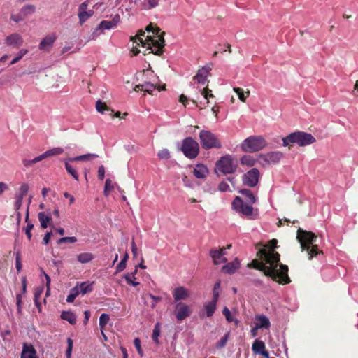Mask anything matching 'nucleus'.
Segmentation results:
<instances>
[{
	"label": "nucleus",
	"mask_w": 358,
	"mask_h": 358,
	"mask_svg": "<svg viewBox=\"0 0 358 358\" xmlns=\"http://www.w3.org/2000/svg\"><path fill=\"white\" fill-rule=\"evenodd\" d=\"M257 256L262 262L254 259L248 265V267L263 271L265 275L271 277L280 284L290 282L287 274L288 266L279 263L280 255L278 252H266V249L263 248L258 251Z\"/></svg>",
	"instance_id": "obj_1"
},
{
	"label": "nucleus",
	"mask_w": 358,
	"mask_h": 358,
	"mask_svg": "<svg viewBox=\"0 0 358 358\" xmlns=\"http://www.w3.org/2000/svg\"><path fill=\"white\" fill-rule=\"evenodd\" d=\"M146 31L149 33L152 32V35H148L144 40L142 36H144L145 32L140 30L136 36L131 38L133 45L134 43L137 45H141L142 47H146L147 50H151L152 53L161 55L164 45V33H161L159 28H154L151 24L147 26Z\"/></svg>",
	"instance_id": "obj_2"
},
{
	"label": "nucleus",
	"mask_w": 358,
	"mask_h": 358,
	"mask_svg": "<svg viewBox=\"0 0 358 358\" xmlns=\"http://www.w3.org/2000/svg\"><path fill=\"white\" fill-rule=\"evenodd\" d=\"M313 141V137L310 134L303 131H295L282 138V145L289 147L296 144L299 146L303 147L311 144Z\"/></svg>",
	"instance_id": "obj_3"
},
{
	"label": "nucleus",
	"mask_w": 358,
	"mask_h": 358,
	"mask_svg": "<svg viewBox=\"0 0 358 358\" xmlns=\"http://www.w3.org/2000/svg\"><path fill=\"white\" fill-rule=\"evenodd\" d=\"M252 203L244 202L239 196H236L232 202L233 208L238 213L249 220H255L258 216V209L252 206Z\"/></svg>",
	"instance_id": "obj_4"
},
{
	"label": "nucleus",
	"mask_w": 358,
	"mask_h": 358,
	"mask_svg": "<svg viewBox=\"0 0 358 358\" xmlns=\"http://www.w3.org/2000/svg\"><path fill=\"white\" fill-rule=\"evenodd\" d=\"M267 143L262 136H251L241 143V148L245 152H255L264 148Z\"/></svg>",
	"instance_id": "obj_5"
},
{
	"label": "nucleus",
	"mask_w": 358,
	"mask_h": 358,
	"mask_svg": "<svg viewBox=\"0 0 358 358\" xmlns=\"http://www.w3.org/2000/svg\"><path fill=\"white\" fill-rule=\"evenodd\" d=\"M296 238L300 243L301 250H306L309 259H311L313 253V234L299 228L297 231Z\"/></svg>",
	"instance_id": "obj_6"
},
{
	"label": "nucleus",
	"mask_w": 358,
	"mask_h": 358,
	"mask_svg": "<svg viewBox=\"0 0 358 358\" xmlns=\"http://www.w3.org/2000/svg\"><path fill=\"white\" fill-rule=\"evenodd\" d=\"M199 140L202 148L205 150L220 148L222 143L215 134L209 130H202L199 133Z\"/></svg>",
	"instance_id": "obj_7"
},
{
	"label": "nucleus",
	"mask_w": 358,
	"mask_h": 358,
	"mask_svg": "<svg viewBox=\"0 0 358 358\" xmlns=\"http://www.w3.org/2000/svg\"><path fill=\"white\" fill-rule=\"evenodd\" d=\"M181 150L187 158L194 159L199 153V145L192 137H187L182 142Z\"/></svg>",
	"instance_id": "obj_8"
},
{
	"label": "nucleus",
	"mask_w": 358,
	"mask_h": 358,
	"mask_svg": "<svg viewBox=\"0 0 358 358\" xmlns=\"http://www.w3.org/2000/svg\"><path fill=\"white\" fill-rule=\"evenodd\" d=\"M237 168V162L230 155L221 157L216 162V169L224 174L233 173Z\"/></svg>",
	"instance_id": "obj_9"
},
{
	"label": "nucleus",
	"mask_w": 358,
	"mask_h": 358,
	"mask_svg": "<svg viewBox=\"0 0 358 358\" xmlns=\"http://www.w3.org/2000/svg\"><path fill=\"white\" fill-rule=\"evenodd\" d=\"M259 178V171L257 168H252L243 176V182L245 185L255 187Z\"/></svg>",
	"instance_id": "obj_10"
},
{
	"label": "nucleus",
	"mask_w": 358,
	"mask_h": 358,
	"mask_svg": "<svg viewBox=\"0 0 358 358\" xmlns=\"http://www.w3.org/2000/svg\"><path fill=\"white\" fill-rule=\"evenodd\" d=\"M90 0H87L83 2L78 7V16L79 19V23L80 24H84L87 22L90 17H92L94 11L92 9L88 10Z\"/></svg>",
	"instance_id": "obj_11"
},
{
	"label": "nucleus",
	"mask_w": 358,
	"mask_h": 358,
	"mask_svg": "<svg viewBox=\"0 0 358 358\" xmlns=\"http://www.w3.org/2000/svg\"><path fill=\"white\" fill-rule=\"evenodd\" d=\"M212 64H207L201 68L200 69H199L198 72L194 76L193 79L196 80V83L199 84L205 85L206 83H208L207 78L210 76Z\"/></svg>",
	"instance_id": "obj_12"
},
{
	"label": "nucleus",
	"mask_w": 358,
	"mask_h": 358,
	"mask_svg": "<svg viewBox=\"0 0 358 358\" xmlns=\"http://www.w3.org/2000/svg\"><path fill=\"white\" fill-rule=\"evenodd\" d=\"M176 312V317L178 320L182 321L189 317L192 314L190 307L183 303H177Z\"/></svg>",
	"instance_id": "obj_13"
},
{
	"label": "nucleus",
	"mask_w": 358,
	"mask_h": 358,
	"mask_svg": "<svg viewBox=\"0 0 358 358\" xmlns=\"http://www.w3.org/2000/svg\"><path fill=\"white\" fill-rule=\"evenodd\" d=\"M252 350L254 354L259 355L264 358H270L268 352L266 350L264 342L259 339H255L252 345Z\"/></svg>",
	"instance_id": "obj_14"
},
{
	"label": "nucleus",
	"mask_w": 358,
	"mask_h": 358,
	"mask_svg": "<svg viewBox=\"0 0 358 358\" xmlns=\"http://www.w3.org/2000/svg\"><path fill=\"white\" fill-rule=\"evenodd\" d=\"M56 35L55 34H50L46 36L41 41L38 48L40 50L43 52H49L56 40Z\"/></svg>",
	"instance_id": "obj_15"
},
{
	"label": "nucleus",
	"mask_w": 358,
	"mask_h": 358,
	"mask_svg": "<svg viewBox=\"0 0 358 358\" xmlns=\"http://www.w3.org/2000/svg\"><path fill=\"white\" fill-rule=\"evenodd\" d=\"M24 41L21 35L19 34H12L8 36L5 39V43L8 46L18 48L20 47Z\"/></svg>",
	"instance_id": "obj_16"
},
{
	"label": "nucleus",
	"mask_w": 358,
	"mask_h": 358,
	"mask_svg": "<svg viewBox=\"0 0 358 358\" xmlns=\"http://www.w3.org/2000/svg\"><path fill=\"white\" fill-rule=\"evenodd\" d=\"M173 296L175 301L185 300L190 296L189 291L185 287H178L174 289Z\"/></svg>",
	"instance_id": "obj_17"
},
{
	"label": "nucleus",
	"mask_w": 358,
	"mask_h": 358,
	"mask_svg": "<svg viewBox=\"0 0 358 358\" xmlns=\"http://www.w3.org/2000/svg\"><path fill=\"white\" fill-rule=\"evenodd\" d=\"M283 155L280 151H274L268 152L264 155H262L261 158L267 163H278L282 157Z\"/></svg>",
	"instance_id": "obj_18"
},
{
	"label": "nucleus",
	"mask_w": 358,
	"mask_h": 358,
	"mask_svg": "<svg viewBox=\"0 0 358 358\" xmlns=\"http://www.w3.org/2000/svg\"><path fill=\"white\" fill-rule=\"evenodd\" d=\"M210 256L214 264L218 265L227 262V259L223 257V253L217 248H213L210 250Z\"/></svg>",
	"instance_id": "obj_19"
},
{
	"label": "nucleus",
	"mask_w": 358,
	"mask_h": 358,
	"mask_svg": "<svg viewBox=\"0 0 358 358\" xmlns=\"http://www.w3.org/2000/svg\"><path fill=\"white\" fill-rule=\"evenodd\" d=\"M255 324L259 329H269L271 322L269 319L264 315H257L255 318Z\"/></svg>",
	"instance_id": "obj_20"
},
{
	"label": "nucleus",
	"mask_w": 358,
	"mask_h": 358,
	"mask_svg": "<svg viewBox=\"0 0 358 358\" xmlns=\"http://www.w3.org/2000/svg\"><path fill=\"white\" fill-rule=\"evenodd\" d=\"M240 267V262L236 258L233 262L228 263L222 268V271L227 274L234 273Z\"/></svg>",
	"instance_id": "obj_21"
},
{
	"label": "nucleus",
	"mask_w": 358,
	"mask_h": 358,
	"mask_svg": "<svg viewBox=\"0 0 358 358\" xmlns=\"http://www.w3.org/2000/svg\"><path fill=\"white\" fill-rule=\"evenodd\" d=\"M36 352L31 345L24 344L21 358H37Z\"/></svg>",
	"instance_id": "obj_22"
},
{
	"label": "nucleus",
	"mask_w": 358,
	"mask_h": 358,
	"mask_svg": "<svg viewBox=\"0 0 358 358\" xmlns=\"http://www.w3.org/2000/svg\"><path fill=\"white\" fill-rule=\"evenodd\" d=\"M38 219L42 229H46L52 221L50 215L46 214L45 212H39L38 213Z\"/></svg>",
	"instance_id": "obj_23"
},
{
	"label": "nucleus",
	"mask_w": 358,
	"mask_h": 358,
	"mask_svg": "<svg viewBox=\"0 0 358 358\" xmlns=\"http://www.w3.org/2000/svg\"><path fill=\"white\" fill-rule=\"evenodd\" d=\"M194 176L197 178H204L208 173L207 167L203 164H197L193 171Z\"/></svg>",
	"instance_id": "obj_24"
},
{
	"label": "nucleus",
	"mask_w": 358,
	"mask_h": 358,
	"mask_svg": "<svg viewBox=\"0 0 358 358\" xmlns=\"http://www.w3.org/2000/svg\"><path fill=\"white\" fill-rule=\"evenodd\" d=\"M93 285L94 282L88 281L78 284V290H80V294H85L91 292L93 290Z\"/></svg>",
	"instance_id": "obj_25"
},
{
	"label": "nucleus",
	"mask_w": 358,
	"mask_h": 358,
	"mask_svg": "<svg viewBox=\"0 0 358 358\" xmlns=\"http://www.w3.org/2000/svg\"><path fill=\"white\" fill-rule=\"evenodd\" d=\"M99 156L96 154H86L75 157H71L67 159L69 162H77V161H90L94 158H96Z\"/></svg>",
	"instance_id": "obj_26"
},
{
	"label": "nucleus",
	"mask_w": 358,
	"mask_h": 358,
	"mask_svg": "<svg viewBox=\"0 0 358 358\" xmlns=\"http://www.w3.org/2000/svg\"><path fill=\"white\" fill-rule=\"evenodd\" d=\"M199 92L204 98V101H201L200 104L205 107L209 103L208 99L213 97L214 96L211 93V90L207 87L203 90H199Z\"/></svg>",
	"instance_id": "obj_27"
},
{
	"label": "nucleus",
	"mask_w": 358,
	"mask_h": 358,
	"mask_svg": "<svg viewBox=\"0 0 358 358\" xmlns=\"http://www.w3.org/2000/svg\"><path fill=\"white\" fill-rule=\"evenodd\" d=\"M256 163V159L250 155H243L241 158V164L248 167L253 166Z\"/></svg>",
	"instance_id": "obj_28"
},
{
	"label": "nucleus",
	"mask_w": 358,
	"mask_h": 358,
	"mask_svg": "<svg viewBox=\"0 0 358 358\" xmlns=\"http://www.w3.org/2000/svg\"><path fill=\"white\" fill-rule=\"evenodd\" d=\"M217 301L215 299H212L209 303L205 305L204 308L206 310V315L208 317H211L215 309Z\"/></svg>",
	"instance_id": "obj_29"
},
{
	"label": "nucleus",
	"mask_w": 358,
	"mask_h": 358,
	"mask_svg": "<svg viewBox=\"0 0 358 358\" xmlns=\"http://www.w3.org/2000/svg\"><path fill=\"white\" fill-rule=\"evenodd\" d=\"M78 260L82 264H86L91 262L94 259L93 254L90 252L80 253L77 256Z\"/></svg>",
	"instance_id": "obj_30"
},
{
	"label": "nucleus",
	"mask_w": 358,
	"mask_h": 358,
	"mask_svg": "<svg viewBox=\"0 0 358 358\" xmlns=\"http://www.w3.org/2000/svg\"><path fill=\"white\" fill-rule=\"evenodd\" d=\"M61 317L68 321L71 324H75L76 322V316L71 312L64 311L62 313Z\"/></svg>",
	"instance_id": "obj_31"
},
{
	"label": "nucleus",
	"mask_w": 358,
	"mask_h": 358,
	"mask_svg": "<svg viewBox=\"0 0 358 358\" xmlns=\"http://www.w3.org/2000/svg\"><path fill=\"white\" fill-rule=\"evenodd\" d=\"M239 192L245 196L250 203H256L257 199L250 189H243Z\"/></svg>",
	"instance_id": "obj_32"
},
{
	"label": "nucleus",
	"mask_w": 358,
	"mask_h": 358,
	"mask_svg": "<svg viewBox=\"0 0 358 358\" xmlns=\"http://www.w3.org/2000/svg\"><path fill=\"white\" fill-rule=\"evenodd\" d=\"M137 272V268H136L135 271L131 273H127L124 275V279L126 280L127 282L134 287L137 286L139 285L138 282L135 281L136 279L135 275Z\"/></svg>",
	"instance_id": "obj_33"
},
{
	"label": "nucleus",
	"mask_w": 358,
	"mask_h": 358,
	"mask_svg": "<svg viewBox=\"0 0 358 358\" xmlns=\"http://www.w3.org/2000/svg\"><path fill=\"white\" fill-rule=\"evenodd\" d=\"M25 222L27 223V226L24 229V232L28 238V239L30 241L31 239V231L34 228V224L32 223H31L29 220V212L28 210L27 211V213H26V217H25Z\"/></svg>",
	"instance_id": "obj_34"
},
{
	"label": "nucleus",
	"mask_w": 358,
	"mask_h": 358,
	"mask_svg": "<svg viewBox=\"0 0 358 358\" xmlns=\"http://www.w3.org/2000/svg\"><path fill=\"white\" fill-rule=\"evenodd\" d=\"M80 294V290H78V284L73 287L70 290L69 294L67 296L66 301L68 303H72L75 299Z\"/></svg>",
	"instance_id": "obj_35"
},
{
	"label": "nucleus",
	"mask_w": 358,
	"mask_h": 358,
	"mask_svg": "<svg viewBox=\"0 0 358 358\" xmlns=\"http://www.w3.org/2000/svg\"><path fill=\"white\" fill-rule=\"evenodd\" d=\"M36 10V7L31 4L25 5L21 9V15H24V17H27L29 15L33 14Z\"/></svg>",
	"instance_id": "obj_36"
},
{
	"label": "nucleus",
	"mask_w": 358,
	"mask_h": 358,
	"mask_svg": "<svg viewBox=\"0 0 358 358\" xmlns=\"http://www.w3.org/2000/svg\"><path fill=\"white\" fill-rule=\"evenodd\" d=\"M315 258H317L320 262V265L322 266L325 261V256L322 250L318 249L317 245L315 244Z\"/></svg>",
	"instance_id": "obj_37"
},
{
	"label": "nucleus",
	"mask_w": 358,
	"mask_h": 358,
	"mask_svg": "<svg viewBox=\"0 0 358 358\" xmlns=\"http://www.w3.org/2000/svg\"><path fill=\"white\" fill-rule=\"evenodd\" d=\"M116 184L113 183L110 179H107L105 182L103 194L106 196L110 194V192L115 188Z\"/></svg>",
	"instance_id": "obj_38"
},
{
	"label": "nucleus",
	"mask_w": 358,
	"mask_h": 358,
	"mask_svg": "<svg viewBox=\"0 0 358 358\" xmlns=\"http://www.w3.org/2000/svg\"><path fill=\"white\" fill-rule=\"evenodd\" d=\"M46 157H52L55 155H59L64 152V149L60 147L54 148L45 152Z\"/></svg>",
	"instance_id": "obj_39"
},
{
	"label": "nucleus",
	"mask_w": 358,
	"mask_h": 358,
	"mask_svg": "<svg viewBox=\"0 0 358 358\" xmlns=\"http://www.w3.org/2000/svg\"><path fill=\"white\" fill-rule=\"evenodd\" d=\"M28 53L27 49H21L19 50L16 56L11 60L10 64L13 65L18 62L25 55Z\"/></svg>",
	"instance_id": "obj_40"
},
{
	"label": "nucleus",
	"mask_w": 358,
	"mask_h": 358,
	"mask_svg": "<svg viewBox=\"0 0 358 358\" xmlns=\"http://www.w3.org/2000/svg\"><path fill=\"white\" fill-rule=\"evenodd\" d=\"M129 258L128 254L126 252L124 255V257L120 261V262L116 266V273H119L123 271L126 268L127 261Z\"/></svg>",
	"instance_id": "obj_41"
},
{
	"label": "nucleus",
	"mask_w": 358,
	"mask_h": 358,
	"mask_svg": "<svg viewBox=\"0 0 358 358\" xmlns=\"http://www.w3.org/2000/svg\"><path fill=\"white\" fill-rule=\"evenodd\" d=\"M29 189V187L28 184L22 183L19 189L17 194H16V196L23 199L24 196L27 194Z\"/></svg>",
	"instance_id": "obj_42"
},
{
	"label": "nucleus",
	"mask_w": 358,
	"mask_h": 358,
	"mask_svg": "<svg viewBox=\"0 0 358 358\" xmlns=\"http://www.w3.org/2000/svg\"><path fill=\"white\" fill-rule=\"evenodd\" d=\"M65 167L66 171L70 175H71L75 180H78V173H77L76 170L71 164H69L68 162H65Z\"/></svg>",
	"instance_id": "obj_43"
},
{
	"label": "nucleus",
	"mask_w": 358,
	"mask_h": 358,
	"mask_svg": "<svg viewBox=\"0 0 358 358\" xmlns=\"http://www.w3.org/2000/svg\"><path fill=\"white\" fill-rule=\"evenodd\" d=\"M234 91L237 94L238 99L243 101L245 102L246 98L249 96V91L246 92V95H245V93L243 90V89L240 87H234Z\"/></svg>",
	"instance_id": "obj_44"
},
{
	"label": "nucleus",
	"mask_w": 358,
	"mask_h": 358,
	"mask_svg": "<svg viewBox=\"0 0 358 358\" xmlns=\"http://www.w3.org/2000/svg\"><path fill=\"white\" fill-rule=\"evenodd\" d=\"M113 28H115V26H113L111 21L103 20L99 24V29H101V31L109 30V29H111Z\"/></svg>",
	"instance_id": "obj_45"
},
{
	"label": "nucleus",
	"mask_w": 358,
	"mask_h": 358,
	"mask_svg": "<svg viewBox=\"0 0 358 358\" xmlns=\"http://www.w3.org/2000/svg\"><path fill=\"white\" fill-rule=\"evenodd\" d=\"M160 332H161V329H160V324L159 323H157L155 326V328L153 329V332H152V339L153 341L156 343H159V340H158V338L160 335Z\"/></svg>",
	"instance_id": "obj_46"
},
{
	"label": "nucleus",
	"mask_w": 358,
	"mask_h": 358,
	"mask_svg": "<svg viewBox=\"0 0 358 358\" xmlns=\"http://www.w3.org/2000/svg\"><path fill=\"white\" fill-rule=\"evenodd\" d=\"M159 1V0H148L147 2L143 3V8L145 10L154 8L158 5Z\"/></svg>",
	"instance_id": "obj_47"
},
{
	"label": "nucleus",
	"mask_w": 358,
	"mask_h": 358,
	"mask_svg": "<svg viewBox=\"0 0 358 358\" xmlns=\"http://www.w3.org/2000/svg\"><path fill=\"white\" fill-rule=\"evenodd\" d=\"M110 317L108 314L103 313L99 317V326L103 329L109 322Z\"/></svg>",
	"instance_id": "obj_48"
},
{
	"label": "nucleus",
	"mask_w": 358,
	"mask_h": 358,
	"mask_svg": "<svg viewBox=\"0 0 358 358\" xmlns=\"http://www.w3.org/2000/svg\"><path fill=\"white\" fill-rule=\"evenodd\" d=\"M221 282L218 280L214 285L213 290V299L218 301L219 295H220V289Z\"/></svg>",
	"instance_id": "obj_49"
},
{
	"label": "nucleus",
	"mask_w": 358,
	"mask_h": 358,
	"mask_svg": "<svg viewBox=\"0 0 358 358\" xmlns=\"http://www.w3.org/2000/svg\"><path fill=\"white\" fill-rule=\"evenodd\" d=\"M96 108L98 112L103 113L106 110H110L109 108L106 104L100 100H98L96 103Z\"/></svg>",
	"instance_id": "obj_50"
},
{
	"label": "nucleus",
	"mask_w": 358,
	"mask_h": 358,
	"mask_svg": "<svg viewBox=\"0 0 358 358\" xmlns=\"http://www.w3.org/2000/svg\"><path fill=\"white\" fill-rule=\"evenodd\" d=\"M77 241V238L75 236L63 237L57 241L59 245L64 243H74Z\"/></svg>",
	"instance_id": "obj_51"
},
{
	"label": "nucleus",
	"mask_w": 358,
	"mask_h": 358,
	"mask_svg": "<svg viewBox=\"0 0 358 358\" xmlns=\"http://www.w3.org/2000/svg\"><path fill=\"white\" fill-rule=\"evenodd\" d=\"M141 87H144V92H148L149 94H151L156 88L155 85L150 83H145L144 84H142Z\"/></svg>",
	"instance_id": "obj_52"
},
{
	"label": "nucleus",
	"mask_w": 358,
	"mask_h": 358,
	"mask_svg": "<svg viewBox=\"0 0 358 358\" xmlns=\"http://www.w3.org/2000/svg\"><path fill=\"white\" fill-rule=\"evenodd\" d=\"M157 156L160 159H168L171 157L169 151L166 148L159 150V152L157 153Z\"/></svg>",
	"instance_id": "obj_53"
},
{
	"label": "nucleus",
	"mask_w": 358,
	"mask_h": 358,
	"mask_svg": "<svg viewBox=\"0 0 358 358\" xmlns=\"http://www.w3.org/2000/svg\"><path fill=\"white\" fill-rule=\"evenodd\" d=\"M67 344L68 346L66 351V358H71V353L73 350V341L70 338L67 339Z\"/></svg>",
	"instance_id": "obj_54"
},
{
	"label": "nucleus",
	"mask_w": 358,
	"mask_h": 358,
	"mask_svg": "<svg viewBox=\"0 0 358 358\" xmlns=\"http://www.w3.org/2000/svg\"><path fill=\"white\" fill-rule=\"evenodd\" d=\"M222 314L224 315L226 320L229 322H233L234 320L233 317L231 316V312L229 309L227 307H224L222 310Z\"/></svg>",
	"instance_id": "obj_55"
},
{
	"label": "nucleus",
	"mask_w": 358,
	"mask_h": 358,
	"mask_svg": "<svg viewBox=\"0 0 358 358\" xmlns=\"http://www.w3.org/2000/svg\"><path fill=\"white\" fill-rule=\"evenodd\" d=\"M229 333H227L224 337H222L217 343V347L222 348L225 346L228 338H229Z\"/></svg>",
	"instance_id": "obj_56"
},
{
	"label": "nucleus",
	"mask_w": 358,
	"mask_h": 358,
	"mask_svg": "<svg viewBox=\"0 0 358 358\" xmlns=\"http://www.w3.org/2000/svg\"><path fill=\"white\" fill-rule=\"evenodd\" d=\"M218 189L220 192H228L230 191L229 185L226 182H221L218 185Z\"/></svg>",
	"instance_id": "obj_57"
},
{
	"label": "nucleus",
	"mask_w": 358,
	"mask_h": 358,
	"mask_svg": "<svg viewBox=\"0 0 358 358\" xmlns=\"http://www.w3.org/2000/svg\"><path fill=\"white\" fill-rule=\"evenodd\" d=\"M43 291V288L41 287L37 289L34 292V301L37 306H38V299L40 298Z\"/></svg>",
	"instance_id": "obj_58"
},
{
	"label": "nucleus",
	"mask_w": 358,
	"mask_h": 358,
	"mask_svg": "<svg viewBox=\"0 0 358 358\" xmlns=\"http://www.w3.org/2000/svg\"><path fill=\"white\" fill-rule=\"evenodd\" d=\"M277 240L276 239H273L271 241H269L268 244L267 245V247L270 248V250H266V252H274V249L276 247L277 245Z\"/></svg>",
	"instance_id": "obj_59"
},
{
	"label": "nucleus",
	"mask_w": 358,
	"mask_h": 358,
	"mask_svg": "<svg viewBox=\"0 0 358 358\" xmlns=\"http://www.w3.org/2000/svg\"><path fill=\"white\" fill-rule=\"evenodd\" d=\"M25 17H24V15H21V11L20 12L19 14H17V15H15V14H13L11 15V19L15 22H19L22 20H23Z\"/></svg>",
	"instance_id": "obj_60"
},
{
	"label": "nucleus",
	"mask_w": 358,
	"mask_h": 358,
	"mask_svg": "<svg viewBox=\"0 0 358 358\" xmlns=\"http://www.w3.org/2000/svg\"><path fill=\"white\" fill-rule=\"evenodd\" d=\"M52 236V232L47 231L43 238V243L45 245H48L50 242V240L51 238V236Z\"/></svg>",
	"instance_id": "obj_61"
},
{
	"label": "nucleus",
	"mask_w": 358,
	"mask_h": 358,
	"mask_svg": "<svg viewBox=\"0 0 358 358\" xmlns=\"http://www.w3.org/2000/svg\"><path fill=\"white\" fill-rule=\"evenodd\" d=\"M100 30H101V29H99V26H98L90 36L89 40H96L100 34L99 32Z\"/></svg>",
	"instance_id": "obj_62"
},
{
	"label": "nucleus",
	"mask_w": 358,
	"mask_h": 358,
	"mask_svg": "<svg viewBox=\"0 0 358 358\" xmlns=\"http://www.w3.org/2000/svg\"><path fill=\"white\" fill-rule=\"evenodd\" d=\"M105 176V168L103 165L100 166L98 169V178L99 180H103Z\"/></svg>",
	"instance_id": "obj_63"
},
{
	"label": "nucleus",
	"mask_w": 358,
	"mask_h": 358,
	"mask_svg": "<svg viewBox=\"0 0 358 358\" xmlns=\"http://www.w3.org/2000/svg\"><path fill=\"white\" fill-rule=\"evenodd\" d=\"M120 19L121 18L119 14H116L113 17L110 21L113 23V26H115V27H116L117 24L120 22Z\"/></svg>",
	"instance_id": "obj_64"
}]
</instances>
